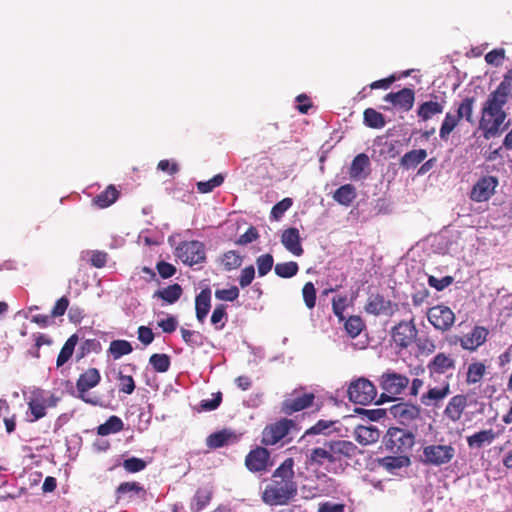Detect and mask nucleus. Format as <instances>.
Returning <instances> with one entry per match:
<instances>
[{
    "mask_svg": "<svg viewBox=\"0 0 512 512\" xmlns=\"http://www.w3.org/2000/svg\"><path fill=\"white\" fill-rule=\"evenodd\" d=\"M495 439V433L492 429L481 430L467 437V444L471 449H480L485 445L491 444Z\"/></svg>",
    "mask_w": 512,
    "mask_h": 512,
    "instance_id": "c756f323",
    "label": "nucleus"
},
{
    "mask_svg": "<svg viewBox=\"0 0 512 512\" xmlns=\"http://www.w3.org/2000/svg\"><path fill=\"white\" fill-rule=\"evenodd\" d=\"M123 468L129 473H137L146 467V462L137 457H131L123 461Z\"/></svg>",
    "mask_w": 512,
    "mask_h": 512,
    "instance_id": "e2e57ef3",
    "label": "nucleus"
},
{
    "mask_svg": "<svg viewBox=\"0 0 512 512\" xmlns=\"http://www.w3.org/2000/svg\"><path fill=\"white\" fill-rule=\"evenodd\" d=\"M427 157L425 149H414L405 153L400 158V166L405 169L415 168Z\"/></svg>",
    "mask_w": 512,
    "mask_h": 512,
    "instance_id": "2f4dec72",
    "label": "nucleus"
},
{
    "mask_svg": "<svg viewBox=\"0 0 512 512\" xmlns=\"http://www.w3.org/2000/svg\"><path fill=\"white\" fill-rule=\"evenodd\" d=\"M391 340L399 350L407 349L418 336L414 317L409 320H402L391 328Z\"/></svg>",
    "mask_w": 512,
    "mask_h": 512,
    "instance_id": "0eeeda50",
    "label": "nucleus"
},
{
    "mask_svg": "<svg viewBox=\"0 0 512 512\" xmlns=\"http://www.w3.org/2000/svg\"><path fill=\"white\" fill-rule=\"evenodd\" d=\"M176 255L189 266L203 263L206 260L205 246L197 240L181 242L176 248Z\"/></svg>",
    "mask_w": 512,
    "mask_h": 512,
    "instance_id": "9d476101",
    "label": "nucleus"
},
{
    "mask_svg": "<svg viewBox=\"0 0 512 512\" xmlns=\"http://www.w3.org/2000/svg\"><path fill=\"white\" fill-rule=\"evenodd\" d=\"M226 308V305L218 304L212 312L211 324L216 330H222L225 327L226 321L228 319Z\"/></svg>",
    "mask_w": 512,
    "mask_h": 512,
    "instance_id": "de8ad7c7",
    "label": "nucleus"
},
{
    "mask_svg": "<svg viewBox=\"0 0 512 512\" xmlns=\"http://www.w3.org/2000/svg\"><path fill=\"white\" fill-rule=\"evenodd\" d=\"M509 92L510 83L502 81L483 103L478 128L485 139L495 137L502 131L507 117L503 108L507 103Z\"/></svg>",
    "mask_w": 512,
    "mask_h": 512,
    "instance_id": "f03ea898",
    "label": "nucleus"
},
{
    "mask_svg": "<svg viewBox=\"0 0 512 512\" xmlns=\"http://www.w3.org/2000/svg\"><path fill=\"white\" fill-rule=\"evenodd\" d=\"M182 292L183 290L181 285L178 283H174L166 288L155 291L153 297L162 299L168 304H173L179 300V298L182 295Z\"/></svg>",
    "mask_w": 512,
    "mask_h": 512,
    "instance_id": "473e14b6",
    "label": "nucleus"
},
{
    "mask_svg": "<svg viewBox=\"0 0 512 512\" xmlns=\"http://www.w3.org/2000/svg\"><path fill=\"white\" fill-rule=\"evenodd\" d=\"M410 380L406 375L399 374L393 370H387L380 377V387L383 390L381 397L388 400L396 399L409 386Z\"/></svg>",
    "mask_w": 512,
    "mask_h": 512,
    "instance_id": "423d86ee",
    "label": "nucleus"
},
{
    "mask_svg": "<svg viewBox=\"0 0 512 512\" xmlns=\"http://www.w3.org/2000/svg\"><path fill=\"white\" fill-rule=\"evenodd\" d=\"M294 459L286 458L272 473L271 481L262 492V501L269 506L286 505L297 495Z\"/></svg>",
    "mask_w": 512,
    "mask_h": 512,
    "instance_id": "f257e3e1",
    "label": "nucleus"
},
{
    "mask_svg": "<svg viewBox=\"0 0 512 512\" xmlns=\"http://www.w3.org/2000/svg\"><path fill=\"white\" fill-rule=\"evenodd\" d=\"M149 363L156 372L164 373L169 370L171 361L167 354L155 353L150 356Z\"/></svg>",
    "mask_w": 512,
    "mask_h": 512,
    "instance_id": "49530a36",
    "label": "nucleus"
},
{
    "mask_svg": "<svg viewBox=\"0 0 512 512\" xmlns=\"http://www.w3.org/2000/svg\"><path fill=\"white\" fill-rule=\"evenodd\" d=\"M344 328L347 334L351 338L357 337L362 330L365 328V324L361 317L359 316H350L344 323Z\"/></svg>",
    "mask_w": 512,
    "mask_h": 512,
    "instance_id": "8fccbe9b",
    "label": "nucleus"
},
{
    "mask_svg": "<svg viewBox=\"0 0 512 512\" xmlns=\"http://www.w3.org/2000/svg\"><path fill=\"white\" fill-rule=\"evenodd\" d=\"M363 122L367 127L373 129H381L386 124L383 114L373 108H367L364 110Z\"/></svg>",
    "mask_w": 512,
    "mask_h": 512,
    "instance_id": "a19ab883",
    "label": "nucleus"
},
{
    "mask_svg": "<svg viewBox=\"0 0 512 512\" xmlns=\"http://www.w3.org/2000/svg\"><path fill=\"white\" fill-rule=\"evenodd\" d=\"M399 309V305L391 300L385 299L381 294L371 295L365 305V311L378 316H393Z\"/></svg>",
    "mask_w": 512,
    "mask_h": 512,
    "instance_id": "2eb2a0df",
    "label": "nucleus"
},
{
    "mask_svg": "<svg viewBox=\"0 0 512 512\" xmlns=\"http://www.w3.org/2000/svg\"><path fill=\"white\" fill-rule=\"evenodd\" d=\"M180 333H181V336H182V339L183 341L189 346V347H192V348H195V347H200L203 345L204 343V337L203 335L198 332V331H194V330H189V329H186V328H181L180 329Z\"/></svg>",
    "mask_w": 512,
    "mask_h": 512,
    "instance_id": "09e8293b",
    "label": "nucleus"
},
{
    "mask_svg": "<svg viewBox=\"0 0 512 512\" xmlns=\"http://www.w3.org/2000/svg\"><path fill=\"white\" fill-rule=\"evenodd\" d=\"M213 491L209 487H200L196 490L191 504L190 509L192 512L202 511L212 500Z\"/></svg>",
    "mask_w": 512,
    "mask_h": 512,
    "instance_id": "c85d7f7f",
    "label": "nucleus"
},
{
    "mask_svg": "<svg viewBox=\"0 0 512 512\" xmlns=\"http://www.w3.org/2000/svg\"><path fill=\"white\" fill-rule=\"evenodd\" d=\"M336 423H337V421L321 419V420L317 421L309 429H307L304 432V434L301 436L299 441H306L309 443L310 442L309 437H311V436L319 435V434L326 435L327 434L326 431L330 430Z\"/></svg>",
    "mask_w": 512,
    "mask_h": 512,
    "instance_id": "58836bf2",
    "label": "nucleus"
},
{
    "mask_svg": "<svg viewBox=\"0 0 512 512\" xmlns=\"http://www.w3.org/2000/svg\"><path fill=\"white\" fill-rule=\"evenodd\" d=\"M456 366V361L451 356L440 352L436 354L427 364V369L429 371V376L431 378H435V376H439L445 374L449 370H454Z\"/></svg>",
    "mask_w": 512,
    "mask_h": 512,
    "instance_id": "412c9836",
    "label": "nucleus"
},
{
    "mask_svg": "<svg viewBox=\"0 0 512 512\" xmlns=\"http://www.w3.org/2000/svg\"><path fill=\"white\" fill-rule=\"evenodd\" d=\"M450 393V383L445 380L440 386L430 387L426 393L422 394L420 401L425 406H437Z\"/></svg>",
    "mask_w": 512,
    "mask_h": 512,
    "instance_id": "5701e85b",
    "label": "nucleus"
},
{
    "mask_svg": "<svg viewBox=\"0 0 512 512\" xmlns=\"http://www.w3.org/2000/svg\"><path fill=\"white\" fill-rule=\"evenodd\" d=\"M133 351L131 343L127 340H113L110 345L108 352L117 360L124 355H128Z\"/></svg>",
    "mask_w": 512,
    "mask_h": 512,
    "instance_id": "37998d69",
    "label": "nucleus"
},
{
    "mask_svg": "<svg viewBox=\"0 0 512 512\" xmlns=\"http://www.w3.org/2000/svg\"><path fill=\"white\" fill-rule=\"evenodd\" d=\"M239 293L237 286H231L228 289H217L215 291V297L221 301L233 302L239 297Z\"/></svg>",
    "mask_w": 512,
    "mask_h": 512,
    "instance_id": "13d9d810",
    "label": "nucleus"
},
{
    "mask_svg": "<svg viewBox=\"0 0 512 512\" xmlns=\"http://www.w3.org/2000/svg\"><path fill=\"white\" fill-rule=\"evenodd\" d=\"M498 185L499 180L496 176H482L472 186L469 197L474 202H486L495 194Z\"/></svg>",
    "mask_w": 512,
    "mask_h": 512,
    "instance_id": "ddd939ff",
    "label": "nucleus"
},
{
    "mask_svg": "<svg viewBox=\"0 0 512 512\" xmlns=\"http://www.w3.org/2000/svg\"><path fill=\"white\" fill-rule=\"evenodd\" d=\"M302 296L305 305L309 309H313L316 305V289L312 282H306L302 288Z\"/></svg>",
    "mask_w": 512,
    "mask_h": 512,
    "instance_id": "6e6d98bb",
    "label": "nucleus"
},
{
    "mask_svg": "<svg viewBox=\"0 0 512 512\" xmlns=\"http://www.w3.org/2000/svg\"><path fill=\"white\" fill-rule=\"evenodd\" d=\"M347 393L350 401L361 405L372 403L377 396L375 385L364 377L352 381L348 387Z\"/></svg>",
    "mask_w": 512,
    "mask_h": 512,
    "instance_id": "6e6552de",
    "label": "nucleus"
},
{
    "mask_svg": "<svg viewBox=\"0 0 512 512\" xmlns=\"http://www.w3.org/2000/svg\"><path fill=\"white\" fill-rule=\"evenodd\" d=\"M296 426L292 419L282 418L272 424L267 425L262 431L261 444L264 446H273L283 440Z\"/></svg>",
    "mask_w": 512,
    "mask_h": 512,
    "instance_id": "1a4fd4ad",
    "label": "nucleus"
},
{
    "mask_svg": "<svg viewBox=\"0 0 512 512\" xmlns=\"http://www.w3.org/2000/svg\"><path fill=\"white\" fill-rule=\"evenodd\" d=\"M382 465L388 470L400 469L411 465L410 456L404 454H392L382 459Z\"/></svg>",
    "mask_w": 512,
    "mask_h": 512,
    "instance_id": "79ce46f5",
    "label": "nucleus"
},
{
    "mask_svg": "<svg viewBox=\"0 0 512 512\" xmlns=\"http://www.w3.org/2000/svg\"><path fill=\"white\" fill-rule=\"evenodd\" d=\"M488 334L489 331L485 327L475 326L470 333L459 337L458 340L464 350L473 352L486 342Z\"/></svg>",
    "mask_w": 512,
    "mask_h": 512,
    "instance_id": "aec40b11",
    "label": "nucleus"
},
{
    "mask_svg": "<svg viewBox=\"0 0 512 512\" xmlns=\"http://www.w3.org/2000/svg\"><path fill=\"white\" fill-rule=\"evenodd\" d=\"M427 318L430 324L441 332L450 330L455 323L454 312L443 304L431 307L427 312Z\"/></svg>",
    "mask_w": 512,
    "mask_h": 512,
    "instance_id": "f8f14e48",
    "label": "nucleus"
},
{
    "mask_svg": "<svg viewBox=\"0 0 512 512\" xmlns=\"http://www.w3.org/2000/svg\"><path fill=\"white\" fill-rule=\"evenodd\" d=\"M283 246L295 256H301L304 252L301 245L299 230L295 227L285 229L281 235Z\"/></svg>",
    "mask_w": 512,
    "mask_h": 512,
    "instance_id": "b1692460",
    "label": "nucleus"
},
{
    "mask_svg": "<svg viewBox=\"0 0 512 512\" xmlns=\"http://www.w3.org/2000/svg\"><path fill=\"white\" fill-rule=\"evenodd\" d=\"M124 429V422L116 415L110 416L107 421L97 427V434L99 436H107L115 434Z\"/></svg>",
    "mask_w": 512,
    "mask_h": 512,
    "instance_id": "f704fd0d",
    "label": "nucleus"
},
{
    "mask_svg": "<svg viewBox=\"0 0 512 512\" xmlns=\"http://www.w3.org/2000/svg\"><path fill=\"white\" fill-rule=\"evenodd\" d=\"M505 59V50L503 48L494 49L485 55V61L493 66H500Z\"/></svg>",
    "mask_w": 512,
    "mask_h": 512,
    "instance_id": "0e129e2a",
    "label": "nucleus"
},
{
    "mask_svg": "<svg viewBox=\"0 0 512 512\" xmlns=\"http://www.w3.org/2000/svg\"><path fill=\"white\" fill-rule=\"evenodd\" d=\"M255 278V268L253 265L244 267L239 275L238 282L241 288L248 287Z\"/></svg>",
    "mask_w": 512,
    "mask_h": 512,
    "instance_id": "680f3d73",
    "label": "nucleus"
},
{
    "mask_svg": "<svg viewBox=\"0 0 512 512\" xmlns=\"http://www.w3.org/2000/svg\"><path fill=\"white\" fill-rule=\"evenodd\" d=\"M370 159L367 154L355 156L349 168V176L353 180L365 179L369 175Z\"/></svg>",
    "mask_w": 512,
    "mask_h": 512,
    "instance_id": "393cba45",
    "label": "nucleus"
},
{
    "mask_svg": "<svg viewBox=\"0 0 512 512\" xmlns=\"http://www.w3.org/2000/svg\"><path fill=\"white\" fill-rule=\"evenodd\" d=\"M258 238H259L258 230L254 226H251L247 229V231L244 234H242L236 240V244L237 245H247V244H250V243L256 241Z\"/></svg>",
    "mask_w": 512,
    "mask_h": 512,
    "instance_id": "338daca9",
    "label": "nucleus"
},
{
    "mask_svg": "<svg viewBox=\"0 0 512 512\" xmlns=\"http://www.w3.org/2000/svg\"><path fill=\"white\" fill-rule=\"evenodd\" d=\"M461 120L458 115L455 113L447 112L445 117L441 123V127L439 130V136L441 140L447 141L449 139L450 134L454 131V129L459 125Z\"/></svg>",
    "mask_w": 512,
    "mask_h": 512,
    "instance_id": "4c0bfd02",
    "label": "nucleus"
},
{
    "mask_svg": "<svg viewBox=\"0 0 512 512\" xmlns=\"http://www.w3.org/2000/svg\"><path fill=\"white\" fill-rule=\"evenodd\" d=\"M299 271V266L295 261L281 262L274 266V272L278 277L291 278Z\"/></svg>",
    "mask_w": 512,
    "mask_h": 512,
    "instance_id": "a18cd8bd",
    "label": "nucleus"
},
{
    "mask_svg": "<svg viewBox=\"0 0 512 512\" xmlns=\"http://www.w3.org/2000/svg\"><path fill=\"white\" fill-rule=\"evenodd\" d=\"M390 412L400 424L405 426H410L415 421L421 420V408L418 405L401 402L393 405Z\"/></svg>",
    "mask_w": 512,
    "mask_h": 512,
    "instance_id": "dca6fc26",
    "label": "nucleus"
},
{
    "mask_svg": "<svg viewBox=\"0 0 512 512\" xmlns=\"http://www.w3.org/2000/svg\"><path fill=\"white\" fill-rule=\"evenodd\" d=\"M243 257L235 250H229L222 254L221 264L225 271H231L242 265Z\"/></svg>",
    "mask_w": 512,
    "mask_h": 512,
    "instance_id": "c03bdc74",
    "label": "nucleus"
},
{
    "mask_svg": "<svg viewBox=\"0 0 512 512\" xmlns=\"http://www.w3.org/2000/svg\"><path fill=\"white\" fill-rule=\"evenodd\" d=\"M455 448L451 445L431 444L423 448L422 463L431 466H442L455 457Z\"/></svg>",
    "mask_w": 512,
    "mask_h": 512,
    "instance_id": "9b49d317",
    "label": "nucleus"
},
{
    "mask_svg": "<svg viewBox=\"0 0 512 512\" xmlns=\"http://www.w3.org/2000/svg\"><path fill=\"white\" fill-rule=\"evenodd\" d=\"M120 192L114 185H108L105 190L93 198V203L99 208H107L119 197Z\"/></svg>",
    "mask_w": 512,
    "mask_h": 512,
    "instance_id": "7c9ffc66",
    "label": "nucleus"
},
{
    "mask_svg": "<svg viewBox=\"0 0 512 512\" xmlns=\"http://www.w3.org/2000/svg\"><path fill=\"white\" fill-rule=\"evenodd\" d=\"M314 399L315 395L313 393L292 395L282 402L281 411L286 415H292L295 412H299L310 407L313 404Z\"/></svg>",
    "mask_w": 512,
    "mask_h": 512,
    "instance_id": "a211bd4d",
    "label": "nucleus"
},
{
    "mask_svg": "<svg viewBox=\"0 0 512 512\" xmlns=\"http://www.w3.org/2000/svg\"><path fill=\"white\" fill-rule=\"evenodd\" d=\"M140 491H142V487L139 485V483L123 482L116 489L117 500L126 494H138Z\"/></svg>",
    "mask_w": 512,
    "mask_h": 512,
    "instance_id": "bf43d9fd",
    "label": "nucleus"
},
{
    "mask_svg": "<svg viewBox=\"0 0 512 512\" xmlns=\"http://www.w3.org/2000/svg\"><path fill=\"white\" fill-rule=\"evenodd\" d=\"M245 466L252 473L268 471L272 466L270 452L263 446H257L246 455Z\"/></svg>",
    "mask_w": 512,
    "mask_h": 512,
    "instance_id": "4468645a",
    "label": "nucleus"
},
{
    "mask_svg": "<svg viewBox=\"0 0 512 512\" xmlns=\"http://www.w3.org/2000/svg\"><path fill=\"white\" fill-rule=\"evenodd\" d=\"M28 407L32 415L31 421H37L46 415L45 400L33 398L28 402Z\"/></svg>",
    "mask_w": 512,
    "mask_h": 512,
    "instance_id": "603ef678",
    "label": "nucleus"
},
{
    "mask_svg": "<svg viewBox=\"0 0 512 512\" xmlns=\"http://www.w3.org/2000/svg\"><path fill=\"white\" fill-rule=\"evenodd\" d=\"M384 101L404 112L412 109L415 101V92L411 88H403L398 92H390L384 96Z\"/></svg>",
    "mask_w": 512,
    "mask_h": 512,
    "instance_id": "6ab92c4d",
    "label": "nucleus"
},
{
    "mask_svg": "<svg viewBox=\"0 0 512 512\" xmlns=\"http://www.w3.org/2000/svg\"><path fill=\"white\" fill-rule=\"evenodd\" d=\"M414 343L416 344L418 352L421 355H430L436 349L434 340H432L428 336H416V340L414 341Z\"/></svg>",
    "mask_w": 512,
    "mask_h": 512,
    "instance_id": "5fc2aeb1",
    "label": "nucleus"
},
{
    "mask_svg": "<svg viewBox=\"0 0 512 512\" xmlns=\"http://www.w3.org/2000/svg\"><path fill=\"white\" fill-rule=\"evenodd\" d=\"M415 445V434L400 427H390L384 436L385 449L391 454L410 456Z\"/></svg>",
    "mask_w": 512,
    "mask_h": 512,
    "instance_id": "20e7f679",
    "label": "nucleus"
},
{
    "mask_svg": "<svg viewBox=\"0 0 512 512\" xmlns=\"http://www.w3.org/2000/svg\"><path fill=\"white\" fill-rule=\"evenodd\" d=\"M211 308V290L202 289L195 298V313L198 322L204 323Z\"/></svg>",
    "mask_w": 512,
    "mask_h": 512,
    "instance_id": "cd10ccee",
    "label": "nucleus"
},
{
    "mask_svg": "<svg viewBox=\"0 0 512 512\" xmlns=\"http://www.w3.org/2000/svg\"><path fill=\"white\" fill-rule=\"evenodd\" d=\"M119 391L125 394H132L135 390V381L131 375H124L121 371L118 373Z\"/></svg>",
    "mask_w": 512,
    "mask_h": 512,
    "instance_id": "4d7b16f0",
    "label": "nucleus"
},
{
    "mask_svg": "<svg viewBox=\"0 0 512 512\" xmlns=\"http://www.w3.org/2000/svg\"><path fill=\"white\" fill-rule=\"evenodd\" d=\"M474 105V97L463 98L456 110V114L458 115L459 119H464L465 121L472 125L475 124V119L473 117Z\"/></svg>",
    "mask_w": 512,
    "mask_h": 512,
    "instance_id": "c9c22d12",
    "label": "nucleus"
},
{
    "mask_svg": "<svg viewBox=\"0 0 512 512\" xmlns=\"http://www.w3.org/2000/svg\"><path fill=\"white\" fill-rule=\"evenodd\" d=\"M431 99L419 104L416 114L420 121L427 122L443 113L446 101L437 95H431Z\"/></svg>",
    "mask_w": 512,
    "mask_h": 512,
    "instance_id": "f3484780",
    "label": "nucleus"
},
{
    "mask_svg": "<svg viewBox=\"0 0 512 512\" xmlns=\"http://www.w3.org/2000/svg\"><path fill=\"white\" fill-rule=\"evenodd\" d=\"M77 343H78V336L76 334L71 335L66 340L63 347L60 350V353L58 354V357L56 360L57 367H61L69 361V359L73 355V352L75 350V346L77 345Z\"/></svg>",
    "mask_w": 512,
    "mask_h": 512,
    "instance_id": "ea45409f",
    "label": "nucleus"
},
{
    "mask_svg": "<svg viewBox=\"0 0 512 512\" xmlns=\"http://www.w3.org/2000/svg\"><path fill=\"white\" fill-rule=\"evenodd\" d=\"M486 374V365L483 362L476 361L468 365L466 372L467 385L479 383Z\"/></svg>",
    "mask_w": 512,
    "mask_h": 512,
    "instance_id": "e433bc0d",
    "label": "nucleus"
},
{
    "mask_svg": "<svg viewBox=\"0 0 512 512\" xmlns=\"http://www.w3.org/2000/svg\"><path fill=\"white\" fill-rule=\"evenodd\" d=\"M101 380V375L98 369L88 368L82 374L76 382L77 397L83 402L93 405L102 406V402L99 397H90L88 391L96 387Z\"/></svg>",
    "mask_w": 512,
    "mask_h": 512,
    "instance_id": "39448f33",
    "label": "nucleus"
},
{
    "mask_svg": "<svg viewBox=\"0 0 512 512\" xmlns=\"http://www.w3.org/2000/svg\"><path fill=\"white\" fill-rule=\"evenodd\" d=\"M236 440L237 436L235 432L229 429H223L210 434L206 438V445L210 449H218L228 445L229 443L235 442Z\"/></svg>",
    "mask_w": 512,
    "mask_h": 512,
    "instance_id": "a878e982",
    "label": "nucleus"
},
{
    "mask_svg": "<svg viewBox=\"0 0 512 512\" xmlns=\"http://www.w3.org/2000/svg\"><path fill=\"white\" fill-rule=\"evenodd\" d=\"M467 405V396L463 394H457L450 398L448 401L444 409V416L452 422H457L461 419Z\"/></svg>",
    "mask_w": 512,
    "mask_h": 512,
    "instance_id": "4be33fe9",
    "label": "nucleus"
},
{
    "mask_svg": "<svg viewBox=\"0 0 512 512\" xmlns=\"http://www.w3.org/2000/svg\"><path fill=\"white\" fill-rule=\"evenodd\" d=\"M224 181V177L221 174H217L208 181H199L197 182V190L199 193H210L214 188L222 185Z\"/></svg>",
    "mask_w": 512,
    "mask_h": 512,
    "instance_id": "864d4df0",
    "label": "nucleus"
},
{
    "mask_svg": "<svg viewBox=\"0 0 512 512\" xmlns=\"http://www.w3.org/2000/svg\"><path fill=\"white\" fill-rule=\"evenodd\" d=\"M222 402V393L217 392L212 399H204L200 402L202 411H212L217 409Z\"/></svg>",
    "mask_w": 512,
    "mask_h": 512,
    "instance_id": "774afa93",
    "label": "nucleus"
},
{
    "mask_svg": "<svg viewBox=\"0 0 512 512\" xmlns=\"http://www.w3.org/2000/svg\"><path fill=\"white\" fill-rule=\"evenodd\" d=\"M354 437L359 444L366 446L376 443L379 440L380 431L373 425H359L354 430Z\"/></svg>",
    "mask_w": 512,
    "mask_h": 512,
    "instance_id": "bb28decb",
    "label": "nucleus"
},
{
    "mask_svg": "<svg viewBox=\"0 0 512 512\" xmlns=\"http://www.w3.org/2000/svg\"><path fill=\"white\" fill-rule=\"evenodd\" d=\"M69 299L66 296L59 298L51 310V316L53 318L63 316L69 308Z\"/></svg>",
    "mask_w": 512,
    "mask_h": 512,
    "instance_id": "69168bd1",
    "label": "nucleus"
},
{
    "mask_svg": "<svg viewBox=\"0 0 512 512\" xmlns=\"http://www.w3.org/2000/svg\"><path fill=\"white\" fill-rule=\"evenodd\" d=\"M357 446L347 440L324 441L321 446L311 449L307 463L313 467H323L328 472H336L344 460L355 456Z\"/></svg>",
    "mask_w": 512,
    "mask_h": 512,
    "instance_id": "7ed1b4c3",
    "label": "nucleus"
},
{
    "mask_svg": "<svg viewBox=\"0 0 512 512\" xmlns=\"http://www.w3.org/2000/svg\"><path fill=\"white\" fill-rule=\"evenodd\" d=\"M357 196L356 189L352 184H345L340 186L333 194V199L343 205L349 206Z\"/></svg>",
    "mask_w": 512,
    "mask_h": 512,
    "instance_id": "72a5a7b5",
    "label": "nucleus"
},
{
    "mask_svg": "<svg viewBox=\"0 0 512 512\" xmlns=\"http://www.w3.org/2000/svg\"><path fill=\"white\" fill-rule=\"evenodd\" d=\"M293 201L291 198H284L276 203L271 210V217L275 220H279L284 213L292 206Z\"/></svg>",
    "mask_w": 512,
    "mask_h": 512,
    "instance_id": "052dcab7",
    "label": "nucleus"
},
{
    "mask_svg": "<svg viewBox=\"0 0 512 512\" xmlns=\"http://www.w3.org/2000/svg\"><path fill=\"white\" fill-rule=\"evenodd\" d=\"M258 275L263 277L267 275L274 266V258L270 253H265L256 258Z\"/></svg>",
    "mask_w": 512,
    "mask_h": 512,
    "instance_id": "3c124183",
    "label": "nucleus"
}]
</instances>
